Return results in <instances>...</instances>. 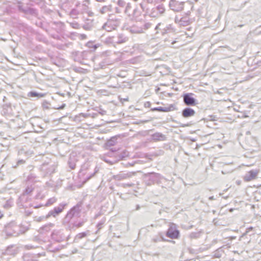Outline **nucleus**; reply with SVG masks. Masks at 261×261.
Here are the masks:
<instances>
[{
	"instance_id": "f257e3e1",
	"label": "nucleus",
	"mask_w": 261,
	"mask_h": 261,
	"mask_svg": "<svg viewBox=\"0 0 261 261\" xmlns=\"http://www.w3.org/2000/svg\"><path fill=\"white\" fill-rule=\"evenodd\" d=\"M193 95L192 93H187L183 94V101L186 106H194L197 105V103L196 99L193 97Z\"/></svg>"
},
{
	"instance_id": "f03ea898",
	"label": "nucleus",
	"mask_w": 261,
	"mask_h": 261,
	"mask_svg": "<svg viewBox=\"0 0 261 261\" xmlns=\"http://www.w3.org/2000/svg\"><path fill=\"white\" fill-rule=\"evenodd\" d=\"M166 236L172 239H176L179 238V231L177 230L176 226L172 224L166 232Z\"/></svg>"
},
{
	"instance_id": "7ed1b4c3",
	"label": "nucleus",
	"mask_w": 261,
	"mask_h": 261,
	"mask_svg": "<svg viewBox=\"0 0 261 261\" xmlns=\"http://www.w3.org/2000/svg\"><path fill=\"white\" fill-rule=\"evenodd\" d=\"M184 2H178L176 0H170L169 7L171 10L175 12H179L183 10Z\"/></svg>"
},
{
	"instance_id": "20e7f679",
	"label": "nucleus",
	"mask_w": 261,
	"mask_h": 261,
	"mask_svg": "<svg viewBox=\"0 0 261 261\" xmlns=\"http://www.w3.org/2000/svg\"><path fill=\"white\" fill-rule=\"evenodd\" d=\"M258 173V171L257 170H250L245 174L244 179L246 181L254 180L257 178Z\"/></svg>"
},
{
	"instance_id": "39448f33",
	"label": "nucleus",
	"mask_w": 261,
	"mask_h": 261,
	"mask_svg": "<svg viewBox=\"0 0 261 261\" xmlns=\"http://www.w3.org/2000/svg\"><path fill=\"white\" fill-rule=\"evenodd\" d=\"M196 114L195 111L192 108L187 107L182 111V116L184 118L192 117Z\"/></svg>"
},
{
	"instance_id": "423d86ee",
	"label": "nucleus",
	"mask_w": 261,
	"mask_h": 261,
	"mask_svg": "<svg viewBox=\"0 0 261 261\" xmlns=\"http://www.w3.org/2000/svg\"><path fill=\"white\" fill-rule=\"evenodd\" d=\"M175 109V106L173 105H170L169 107H158V111L159 112H167L171 111H173Z\"/></svg>"
},
{
	"instance_id": "0eeeda50",
	"label": "nucleus",
	"mask_w": 261,
	"mask_h": 261,
	"mask_svg": "<svg viewBox=\"0 0 261 261\" xmlns=\"http://www.w3.org/2000/svg\"><path fill=\"white\" fill-rule=\"evenodd\" d=\"M28 95L29 96L37 97L38 98H40L44 97L45 94L43 93H38L35 91H31L28 93Z\"/></svg>"
},
{
	"instance_id": "6e6552de",
	"label": "nucleus",
	"mask_w": 261,
	"mask_h": 261,
	"mask_svg": "<svg viewBox=\"0 0 261 261\" xmlns=\"http://www.w3.org/2000/svg\"><path fill=\"white\" fill-rule=\"evenodd\" d=\"M153 139L157 141H163L165 139V136L159 133H156L152 135Z\"/></svg>"
},
{
	"instance_id": "1a4fd4ad",
	"label": "nucleus",
	"mask_w": 261,
	"mask_h": 261,
	"mask_svg": "<svg viewBox=\"0 0 261 261\" xmlns=\"http://www.w3.org/2000/svg\"><path fill=\"white\" fill-rule=\"evenodd\" d=\"M223 251L222 248L220 247L216 250L214 253V256L217 258H220L221 257Z\"/></svg>"
},
{
	"instance_id": "9d476101",
	"label": "nucleus",
	"mask_w": 261,
	"mask_h": 261,
	"mask_svg": "<svg viewBox=\"0 0 261 261\" xmlns=\"http://www.w3.org/2000/svg\"><path fill=\"white\" fill-rule=\"evenodd\" d=\"M117 138L116 136L112 137L108 142H107V145L108 146H114L116 142H117Z\"/></svg>"
},
{
	"instance_id": "9b49d317",
	"label": "nucleus",
	"mask_w": 261,
	"mask_h": 261,
	"mask_svg": "<svg viewBox=\"0 0 261 261\" xmlns=\"http://www.w3.org/2000/svg\"><path fill=\"white\" fill-rule=\"evenodd\" d=\"M127 40V39L126 37H123V36L120 35L118 36L117 40L116 41V42L118 44H121L125 42Z\"/></svg>"
},
{
	"instance_id": "f8f14e48",
	"label": "nucleus",
	"mask_w": 261,
	"mask_h": 261,
	"mask_svg": "<svg viewBox=\"0 0 261 261\" xmlns=\"http://www.w3.org/2000/svg\"><path fill=\"white\" fill-rule=\"evenodd\" d=\"M86 236H87V234L86 232L80 233L75 236V237L74 238V241L77 242L79 240L85 237Z\"/></svg>"
},
{
	"instance_id": "ddd939ff",
	"label": "nucleus",
	"mask_w": 261,
	"mask_h": 261,
	"mask_svg": "<svg viewBox=\"0 0 261 261\" xmlns=\"http://www.w3.org/2000/svg\"><path fill=\"white\" fill-rule=\"evenodd\" d=\"M56 200L57 199L55 197H52L47 200L45 205L46 206H49L55 203L56 201Z\"/></svg>"
},
{
	"instance_id": "4468645a",
	"label": "nucleus",
	"mask_w": 261,
	"mask_h": 261,
	"mask_svg": "<svg viewBox=\"0 0 261 261\" xmlns=\"http://www.w3.org/2000/svg\"><path fill=\"white\" fill-rule=\"evenodd\" d=\"M63 208V207L62 208H61L60 207H55L54 210L53 211H54V214L56 215V216L59 214V213L62 212Z\"/></svg>"
},
{
	"instance_id": "2eb2a0df",
	"label": "nucleus",
	"mask_w": 261,
	"mask_h": 261,
	"mask_svg": "<svg viewBox=\"0 0 261 261\" xmlns=\"http://www.w3.org/2000/svg\"><path fill=\"white\" fill-rule=\"evenodd\" d=\"M152 241H153V242L156 243L160 241H165V240L162 236H161L160 237H156L155 238H153L152 239Z\"/></svg>"
},
{
	"instance_id": "dca6fc26",
	"label": "nucleus",
	"mask_w": 261,
	"mask_h": 261,
	"mask_svg": "<svg viewBox=\"0 0 261 261\" xmlns=\"http://www.w3.org/2000/svg\"><path fill=\"white\" fill-rule=\"evenodd\" d=\"M109 7L108 6H103L100 10V12L101 14H105L108 11H109Z\"/></svg>"
},
{
	"instance_id": "f3484780",
	"label": "nucleus",
	"mask_w": 261,
	"mask_h": 261,
	"mask_svg": "<svg viewBox=\"0 0 261 261\" xmlns=\"http://www.w3.org/2000/svg\"><path fill=\"white\" fill-rule=\"evenodd\" d=\"M117 4L121 7H123L125 4V2L123 0H119L117 2Z\"/></svg>"
},
{
	"instance_id": "a211bd4d",
	"label": "nucleus",
	"mask_w": 261,
	"mask_h": 261,
	"mask_svg": "<svg viewBox=\"0 0 261 261\" xmlns=\"http://www.w3.org/2000/svg\"><path fill=\"white\" fill-rule=\"evenodd\" d=\"M70 25L74 29H77L79 27V24L76 22H72L70 23Z\"/></svg>"
},
{
	"instance_id": "6ab92c4d",
	"label": "nucleus",
	"mask_w": 261,
	"mask_h": 261,
	"mask_svg": "<svg viewBox=\"0 0 261 261\" xmlns=\"http://www.w3.org/2000/svg\"><path fill=\"white\" fill-rule=\"evenodd\" d=\"M199 235L198 233H195V232H192L190 234V237L191 238H196L197 237V236Z\"/></svg>"
},
{
	"instance_id": "aec40b11",
	"label": "nucleus",
	"mask_w": 261,
	"mask_h": 261,
	"mask_svg": "<svg viewBox=\"0 0 261 261\" xmlns=\"http://www.w3.org/2000/svg\"><path fill=\"white\" fill-rule=\"evenodd\" d=\"M51 216H53L54 217H55L56 216V215L54 214V211H50L48 214L47 215V216H46V218H48L49 217H50Z\"/></svg>"
},
{
	"instance_id": "412c9836",
	"label": "nucleus",
	"mask_w": 261,
	"mask_h": 261,
	"mask_svg": "<svg viewBox=\"0 0 261 261\" xmlns=\"http://www.w3.org/2000/svg\"><path fill=\"white\" fill-rule=\"evenodd\" d=\"M129 176H130L128 175V174H122V175H121V177L123 179L126 178L127 177H128Z\"/></svg>"
},
{
	"instance_id": "4be33fe9",
	"label": "nucleus",
	"mask_w": 261,
	"mask_h": 261,
	"mask_svg": "<svg viewBox=\"0 0 261 261\" xmlns=\"http://www.w3.org/2000/svg\"><path fill=\"white\" fill-rule=\"evenodd\" d=\"M75 210H76V207H73V208L71 210V211H70V214H72V216H73V215H74V211H75ZM68 215H69V214Z\"/></svg>"
},
{
	"instance_id": "5701e85b",
	"label": "nucleus",
	"mask_w": 261,
	"mask_h": 261,
	"mask_svg": "<svg viewBox=\"0 0 261 261\" xmlns=\"http://www.w3.org/2000/svg\"><path fill=\"white\" fill-rule=\"evenodd\" d=\"M87 13L89 16L92 17L94 16V13L90 11H88Z\"/></svg>"
},
{
	"instance_id": "b1692460",
	"label": "nucleus",
	"mask_w": 261,
	"mask_h": 261,
	"mask_svg": "<svg viewBox=\"0 0 261 261\" xmlns=\"http://www.w3.org/2000/svg\"><path fill=\"white\" fill-rule=\"evenodd\" d=\"M25 162V161L23 160H20L17 162V165H20L22 164H23Z\"/></svg>"
},
{
	"instance_id": "393cba45",
	"label": "nucleus",
	"mask_w": 261,
	"mask_h": 261,
	"mask_svg": "<svg viewBox=\"0 0 261 261\" xmlns=\"http://www.w3.org/2000/svg\"><path fill=\"white\" fill-rule=\"evenodd\" d=\"M43 218V217H39L38 218L36 217V219L37 221H41Z\"/></svg>"
},
{
	"instance_id": "a878e982",
	"label": "nucleus",
	"mask_w": 261,
	"mask_h": 261,
	"mask_svg": "<svg viewBox=\"0 0 261 261\" xmlns=\"http://www.w3.org/2000/svg\"><path fill=\"white\" fill-rule=\"evenodd\" d=\"M252 229V227H250V228H249L248 229V230H247V231H246V232L245 233H243V234L242 235V237H243L244 236L246 235V233H247L249 232V230H251Z\"/></svg>"
},
{
	"instance_id": "bb28decb",
	"label": "nucleus",
	"mask_w": 261,
	"mask_h": 261,
	"mask_svg": "<svg viewBox=\"0 0 261 261\" xmlns=\"http://www.w3.org/2000/svg\"><path fill=\"white\" fill-rule=\"evenodd\" d=\"M186 18H181L180 19V22H187V21L186 20Z\"/></svg>"
},
{
	"instance_id": "cd10ccee",
	"label": "nucleus",
	"mask_w": 261,
	"mask_h": 261,
	"mask_svg": "<svg viewBox=\"0 0 261 261\" xmlns=\"http://www.w3.org/2000/svg\"><path fill=\"white\" fill-rule=\"evenodd\" d=\"M133 185H134V184H125V186L128 187H130L133 186Z\"/></svg>"
},
{
	"instance_id": "c85d7f7f",
	"label": "nucleus",
	"mask_w": 261,
	"mask_h": 261,
	"mask_svg": "<svg viewBox=\"0 0 261 261\" xmlns=\"http://www.w3.org/2000/svg\"><path fill=\"white\" fill-rule=\"evenodd\" d=\"M146 1L149 4H152L153 2V0H146Z\"/></svg>"
},
{
	"instance_id": "c756f323",
	"label": "nucleus",
	"mask_w": 261,
	"mask_h": 261,
	"mask_svg": "<svg viewBox=\"0 0 261 261\" xmlns=\"http://www.w3.org/2000/svg\"><path fill=\"white\" fill-rule=\"evenodd\" d=\"M65 105L63 104L59 108V109H63L65 108Z\"/></svg>"
},
{
	"instance_id": "7c9ffc66",
	"label": "nucleus",
	"mask_w": 261,
	"mask_h": 261,
	"mask_svg": "<svg viewBox=\"0 0 261 261\" xmlns=\"http://www.w3.org/2000/svg\"><path fill=\"white\" fill-rule=\"evenodd\" d=\"M83 225V223H79L77 225V227H81Z\"/></svg>"
},
{
	"instance_id": "2f4dec72",
	"label": "nucleus",
	"mask_w": 261,
	"mask_h": 261,
	"mask_svg": "<svg viewBox=\"0 0 261 261\" xmlns=\"http://www.w3.org/2000/svg\"><path fill=\"white\" fill-rule=\"evenodd\" d=\"M157 109H158V107H156V108H154L152 109H151V110H152V111H158Z\"/></svg>"
},
{
	"instance_id": "473e14b6",
	"label": "nucleus",
	"mask_w": 261,
	"mask_h": 261,
	"mask_svg": "<svg viewBox=\"0 0 261 261\" xmlns=\"http://www.w3.org/2000/svg\"><path fill=\"white\" fill-rule=\"evenodd\" d=\"M214 199H215V198H214V196H211L209 197V200H214Z\"/></svg>"
},
{
	"instance_id": "72a5a7b5",
	"label": "nucleus",
	"mask_w": 261,
	"mask_h": 261,
	"mask_svg": "<svg viewBox=\"0 0 261 261\" xmlns=\"http://www.w3.org/2000/svg\"><path fill=\"white\" fill-rule=\"evenodd\" d=\"M95 173H93L92 175H91L90 176H89L88 178V180L90 179L94 175Z\"/></svg>"
},
{
	"instance_id": "f704fd0d",
	"label": "nucleus",
	"mask_w": 261,
	"mask_h": 261,
	"mask_svg": "<svg viewBox=\"0 0 261 261\" xmlns=\"http://www.w3.org/2000/svg\"><path fill=\"white\" fill-rule=\"evenodd\" d=\"M96 1L98 2H103L105 1V0H96Z\"/></svg>"
},
{
	"instance_id": "c9c22d12",
	"label": "nucleus",
	"mask_w": 261,
	"mask_h": 261,
	"mask_svg": "<svg viewBox=\"0 0 261 261\" xmlns=\"http://www.w3.org/2000/svg\"><path fill=\"white\" fill-rule=\"evenodd\" d=\"M3 217V214L0 212V219Z\"/></svg>"
},
{
	"instance_id": "e433bc0d",
	"label": "nucleus",
	"mask_w": 261,
	"mask_h": 261,
	"mask_svg": "<svg viewBox=\"0 0 261 261\" xmlns=\"http://www.w3.org/2000/svg\"><path fill=\"white\" fill-rule=\"evenodd\" d=\"M140 209V206L139 205L137 206L136 210H139Z\"/></svg>"
},
{
	"instance_id": "4c0bfd02",
	"label": "nucleus",
	"mask_w": 261,
	"mask_h": 261,
	"mask_svg": "<svg viewBox=\"0 0 261 261\" xmlns=\"http://www.w3.org/2000/svg\"><path fill=\"white\" fill-rule=\"evenodd\" d=\"M248 116L247 115H244L242 117V118H246V117H248Z\"/></svg>"
},
{
	"instance_id": "58836bf2",
	"label": "nucleus",
	"mask_w": 261,
	"mask_h": 261,
	"mask_svg": "<svg viewBox=\"0 0 261 261\" xmlns=\"http://www.w3.org/2000/svg\"><path fill=\"white\" fill-rule=\"evenodd\" d=\"M222 195H223V194H222V193H220L219 194V195H220V196H222Z\"/></svg>"
},
{
	"instance_id": "ea45409f",
	"label": "nucleus",
	"mask_w": 261,
	"mask_h": 261,
	"mask_svg": "<svg viewBox=\"0 0 261 261\" xmlns=\"http://www.w3.org/2000/svg\"><path fill=\"white\" fill-rule=\"evenodd\" d=\"M223 198L225 199H226L227 198V197L224 196V197H223Z\"/></svg>"
},
{
	"instance_id": "a19ab883",
	"label": "nucleus",
	"mask_w": 261,
	"mask_h": 261,
	"mask_svg": "<svg viewBox=\"0 0 261 261\" xmlns=\"http://www.w3.org/2000/svg\"><path fill=\"white\" fill-rule=\"evenodd\" d=\"M129 8L128 6H127V7H126V9Z\"/></svg>"
},
{
	"instance_id": "79ce46f5",
	"label": "nucleus",
	"mask_w": 261,
	"mask_h": 261,
	"mask_svg": "<svg viewBox=\"0 0 261 261\" xmlns=\"http://www.w3.org/2000/svg\"><path fill=\"white\" fill-rule=\"evenodd\" d=\"M129 8L128 6H127V7H126V9Z\"/></svg>"
},
{
	"instance_id": "37998d69",
	"label": "nucleus",
	"mask_w": 261,
	"mask_h": 261,
	"mask_svg": "<svg viewBox=\"0 0 261 261\" xmlns=\"http://www.w3.org/2000/svg\"><path fill=\"white\" fill-rule=\"evenodd\" d=\"M129 8L128 6H127V7H126V9Z\"/></svg>"
},
{
	"instance_id": "c03bdc74",
	"label": "nucleus",
	"mask_w": 261,
	"mask_h": 261,
	"mask_svg": "<svg viewBox=\"0 0 261 261\" xmlns=\"http://www.w3.org/2000/svg\"><path fill=\"white\" fill-rule=\"evenodd\" d=\"M94 48H97V46L96 45L94 46Z\"/></svg>"
},
{
	"instance_id": "a18cd8bd",
	"label": "nucleus",
	"mask_w": 261,
	"mask_h": 261,
	"mask_svg": "<svg viewBox=\"0 0 261 261\" xmlns=\"http://www.w3.org/2000/svg\"><path fill=\"white\" fill-rule=\"evenodd\" d=\"M140 5H141V7L143 8L142 4H140Z\"/></svg>"
}]
</instances>
